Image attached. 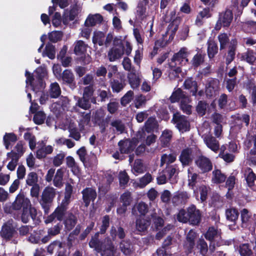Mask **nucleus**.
<instances>
[{
	"label": "nucleus",
	"instance_id": "nucleus-64",
	"mask_svg": "<svg viewBox=\"0 0 256 256\" xmlns=\"http://www.w3.org/2000/svg\"><path fill=\"white\" fill-rule=\"evenodd\" d=\"M204 61V58L201 54L197 53L194 56L192 64L194 68L198 67Z\"/></svg>",
	"mask_w": 256,
	"mask_h": 256
},
{
	"label": "nucleus",
	"instance_id": "nucleus-34",
	"mask_svg": "<svg viewBox=\"0 0 256 256\" xmlns=\"http://www.w3.org/2000/svg\"><path fill=\"white\" fill-rule=\"evenodd\" d=\"M189 198L188 194L186 192H176L172 197V202L174 204H182Z\"/></svg>",
	"mask_w": 256,
	"mask_h": 256
},
{
	"label": "nucleus",
	"instance_id": "nucleus-33",
	"mask_svg": "<svg viewBox=\"0 0 256 256\" xmlns=\"http://www.w3.org/2000/svg\"><path fill=\"white\" fill-rule=\"evenodd\" d=\"M74 53L76 56L83 55L86 52L87 45L82 40L76 41L74 44Z\"/></svg>",
	"mask_w": 256,
	"mask_h": 256
},
{
	"label": "nucleus",
	"instance_id": "nucleus-31",
	"mask_svg": "<svg viewBox=\"0 0 256 256\" xmlns=\"http://www.w3.org/2000/svg\"><path fill=\"white\" fill-rule=\"evenodd\" d=\"M120 248L123 254L126 256L130 255L133 251L132 244L129 239L122 240L120 242Z\"/></svg>",
	"mask_w": 256,
	"mask_h": 256
},
{
	"label": "nucleus",
	"instance_id": "nucleus-22",
	"mask_svg": "<svg viewBox=\"0 0 256 256\" xmlns=\"http://www.w3.org/2000/svg\"><path fill=\"white\" fill-rule=\"evenodd\" d=\"M104 20L103 16L100 14H90L84 22L86 26H94L97 24H101Z\"/></svg>",
	"mask_w": 256,
	"mask_h": 256
},
{
	"label": "nucleus",
	"instance_id": "nucleus-12",
	"mask_svg": "<svg viewBox=\"0 0 256 256\" xmlns=\"http://www.w3.org/2000/svg\"><path fill=\"white\" fill-rule=\"evenodd\" d=\"M119 150L122 154H131L136 146V143L129 138L120 140L118 142Z\"/></svg>",
	"mask_w": 256,
	"mask_h": 256
},
{
	"label": "nucleus",
	"instance_id": "nucleus-49",
	"mask_svg": "<svg viewBox=\"0 0 256 256\" xmlns=\"http://www.w3.org/2000/svg\"><path fill=\"white\" fill-rule=\"evenodd\" d=\"M46 118L44 112L42 111H38L34 114L33 121L36 124L40 125L44 123Z\"/></svg>",
	"mask_w": 256,
	"mask_h": 256
},
{
	"label": "nucleus",
	"instance_id": "nucleus-55",
	"mask_svg": "<svg viewBox=\"0 0 256 256\" xmlns=\"http://www.w3.org/2000/svg\"><path fill=\"white\" fill-rule=\"evenodd\" d=\"M218 234V230L214 226L210 227L204 234L206 240L212 242Z\"/></svg>",
	"mask_w": 256,
	"mask_h": 256
},
{
	"label": "nucleus",
	"instance_id": "nucleus-20",
	"mask_svg": "<svg viewBox=\"0 0 256 256\" xmlns=\"http://www.w3.org/2000/svg\"><path fill=\"white\" fill-rule=\"evenodd\" d=\"M77 222V217L72 212L68 213L63 220L64 228L66 231L68 232L72 230L74 228Z\"/></svg>",
	"mask_w": 256,
	"mask_h": 256
},
{
	"label": "nucleus",
	"instance_id": "nucleus-14",
	"mask_svg": "<svg viewBox=\"0 0 256 256\" xmlns=\"http://www.w3.org/2000/svg\"><path fill=\"white\" fill-rule=\"evenodd\" d=\"M60 78L62 84L68 86L71 89L74 90L76 87L74 76L70 70H64Z\"/></svg>",
	"mask_w": 256,
	"mask_h": 256
},
{
	"label": "nucleus",
	"instance_id": "nucleus-3",
	"mask_svg": "<svg viewBox=\"0 0 256 256\" xmlns=\"http://www.w3.org/2000/svg\"><path fill=\"white\" fill-rule=\"evenodd\" d=\"M68 205V204L62 202L44 220L45 224H48L56 221L60 222L62 221L66 218Z\"/></svg>",
	"mask_w": 256,
	"mask_h": 256
},
{
	"label": "nucleus",
	"instance_id": "nucleus-1",
	"mask_svg": "<svg viewBox=\"0 0 256 256\" xmlns=\"http://www.w3.org/2000/svg\"><path fill=\"white\" fill-rule=\"evenodd\" d=\"M202 218V212L194 204H191L186 209H180L176 215L178 222L188 223L193 226H199Z\"/></svg>",
	"mask_w": 256,
	"mask_h": 256
},
{
	"label": "nucleus",
	"instance_id": "nucleus-46",
	"mask_svg": "<svg viewBox=\"0 0 256 256\" xmlns=\"http://www.w3.org/2000/svg\"><path fill=\"white\" fill-rule=\"evenodd\" d=\"M95 226V222L94 221L90 222L86 228L82 232L79 236V240H84L87 237V236L90 233Z\"/></svg>",
	"mask_w": 256,
	"mask_h": 256
},
{
	"label": "nucleus",
	"instance_id": "nucleus-61",
	"mask_svg": "<svg viewBox=\"0 0 256 256\" xmlns=\"http://www.w3.org/2000/svg\"><path fill=\"white\" fill-rule=\"evenodd\" d=\"M134 92L132 90L128 91L120 99V104L126 106L133 98Z\"/></svg>",
	"mask_w": 256,
	"mask_h": 256
},
{
	"label": "nucleus",
	"instance_id": "nucleus-63",
	"mask_svg": "<svg viewBox=\"0 0 256 256\" xmlns=\"http://www.w3.org/2000/svg\"><path fill=\"white\" fill-rule=\"evenodd\" d=\"M207 107V103L204 101H199L198 104L196 106V110L198 114L203 116L206 114Z\"/></svg>",
	"mask_w": 256,
	"mask_h": 256
},
{
	"label": "nucleus",
	"instance_id": "nucleus-62",
	"mask_svg": "<svg viewBox=\"0 0 256 256\" xmlns=\"http://www.w3.org/2000/svg\"><path fill=\"white\" fill-rule=\"evenodd\" d=\"M110 125L112 127L115 128L116 131L120 132V134L124 132L125 126L122 120L120 119L115 120L111 122Z\"/></svg>",
	"mask_w": 256,
	"mask_h": 256
},
{
	"label": "nucleus",
	"instance_id": "nucleus-6",
	"mask_svg": "<svg viewBox=\"0 0 256 256\" xmlns=\"http://www.w3.org/2000/svg\"><path fill=\"white\" fill-rule=\"evenodd\" d=\"M114 46L108 52V58L110 62H114L122 58L124 54V46L119 39L114 38Z\"/></svg>",
	"mask_w": 256,
	"mask_h": 256
},
{
	"label": "nucleus",
	"instance_id": "nucleus-21",
	"mask_svg": "<svg viewBox=\"0 0 256 256\" xmlns=\"http://www.w3.org/2000/svg\"><path fill=\"white\" fill-rule=\"evenodd\" d=\"M106 244L103 246L101 252L102 256H114L116 252L114 246L110 238H105Z\"/></svg>",
	"mask_w": 256,
	"mask_h": 256
},
{
	"label": "nucleus",
	"instance_id": "nucleus-53",
	"mask_svg": "<svg viewBox=\"0 0 256 256\" xmlns=\"http://www.w3.org/2000/svg\"><path fill=\"white\" fill-rule=\"evenodd\" d=\"M129 84L132 88H138L140 85V79L134 74H128V76Z\"/></svg>",
	"mask_w": 256,
	"mask_h": 256
},
{
	"label": "nucleus",
	"instance_id": "nucleus-17",
	"mask_svg": "<svg viewBox=\"0 0 256 256\" xmlns=\"http://www.w3.org/2000/svg\"><path fill=\"white\" fill-rule=\"evenodd\" d=\"M37 210L34 207L30 206L29 207H25L22 210L21 215V220L23 223L26 224L31 218L33 220H35L37 216Z\"/></svg>",
	"mask_w": 256,
	"mask_h": 256
},
{
	"label": "nucleus",
	"instance_id": "nucleus-47",
	"mask_svg": "<svg viewBox=\"0 0 256 256\" xmlns=\"http://www.w3.org/2000/svg\"><path fill=\"white\" fill-rule=\"evenodd\" d=\"M62 226V224L61 222H58L56 225L48 228V234L52 238L56 236L60 233Z\"/></svg>",
	"mask_w": 256,
	"mask_h": 256
},
{
	"label": "nucleus",
	"instance_id": "nucleus-40",
	"mask_svg": "<svg viewBox=\"0 0 256 256\" xmlns=\"http://www.w3.org/2000/svg\"><path fill=\"white\" fill-rule=\"evenodd\" d=\"M186 98V96L184 92L180 88H178L174 91L170 98L171 102L174 103L179 102L180 100H184Z\"/></svg>",
	"mask_w": 256,
	"mask_h": 256
},
{
	"label": "nucleus",
	"instance_id": "nucleus-29",
	"mask_svg": "<svg viewBox=\"0 0 256 256\" xmlns=\"http://www.w3.org/2000/svg\"><path fill=\"white\" fill-rule=\"evenodd\" d=\"M149 0L140 1L136 8V14L139 18L143 20L146 17V6L148 4Z\"/></svg>",
	"mask_w": 256,
	"mask_h": 256
},
{
	"label": "nucleus",
	"instance_id": "nucleus-19",
	"mask_svg": "<svg viewBox=\"0 0 256 256\" xmlns=\"http://www.w3.org/2000/svg\"><path fill=\"white\" fill-rule=\"evenodd\" d=\"M204 140L206 146L213 152H216L220 149L218 141L211 134L204 136Z\"/></svg>",
	"mask_w": 256,
	"mask_h": 256
},
{
	"label": "nucleus",
	"instance_id": "nucleus-35",
	"mask_svg": "<svg viewBox=\"0 0 256 256\" xmlns=\"http://www.w3.org/2000/svg\"><path fill=\"white\" fill-rule=\"evenodd\" d=\"M151 224V220L150 218H138L136 220V228L140 232H144L147 230Z\"/></svg>",
	"mask_w": 256,
	"mask_h": 256
},
{
	"label": "nucleus",
	"instance_id": "nucleus-9",
	"mask_svg": "<svg viewBox=\"0 0 256 256\" xmlns=\"http://www.w3.org/2000/svg\"><path fill=\"white\" fill-rule=\"evenodd\" d=\"M105 115V112L102 108L96 110L94 115V122L99 126L100 131L102 134L106 132L108 124L107 118H104Z\"/></svg>",
	"mask_w": 256,
	"mask_h": 256
},
{
	"label": "nucleus",
	"instance_id": "nucleus-4",
	"mask_svg": "<svg viewBox=\"0 0 256 256\" xmlns=\"http://www.w3.org/2000/svg\"><path fill=\"white\" fill-rule=\"evenodd\" d=\"M171 122L175 125L176 128L181 133L188 132L190 129V122L188 118L179 112L173 114Z\"/></svg>",
	"mask_w": 256,
	"mask_h": 256
},
{
	"label": "nucleus",
	"instance_id": "nucleus-56",
	"mask_svg": "<svg viewBox=\"0 0 256 256\" xmlns=\"http://www.w3.org/2000/svg\"><path fill=\"white\" fill-rule=\"evenodd\" d=\"M45 53L46 56L50 59L53 60L55 58L56 48L55 46L50 43L46 44L45 48Z\"/></svg>",
	"mask_w": 256,
	"mask_h": 256
},
{
	"label": "nucleus",
	"instance_id": "nucleus-52",
	"mask_svg": "<svg viewBox=\"0 0 256 256\" xmlns=\"http://www.w3.org/2000/svg\"><path fill=\"white\" fill-rule=\"evenodd\" d=\"M196 247L200 250V253L204 256L208 252V248L207 243L203 238H200L197 242Z\"/></svg>",
	"mask_w": 256,
	"mask_h": 256
},
{
	"label": "nucleus",
	"instance_id": "nucleus-10",
	"mask_svg": "<svg viewBox=\"0 0 256 256\" xmlns=\"http://www.w3.org/2000/svg\"><path fill=\"white\" fill-rule=\"evenodd\" d=\"M196 165L202 171V173H206L211 171L212 169V164L209 158L200 155L198 156L195 160Z\"/></svg>",
	"mask_w": 256,
	"mask_h": 256
},
{
	"label": "nucleus",
	"instance_id": "nucleus-2",
	"mask_svg": "<svg viewBox=\"0 0 256 256\" xmlns=\"http://www.w3.org/2000/svg\"><path fill=\"white\" fill-rule=\"evenodd\" d=\"M240 226L242 228L254 232L256 228V214H252L247 208L240 211Z\"/></svg>",
	"mask_w": 256,
	"mask_h": 256
},
{
	"label": "nucleus",
	"instance_id": "nucleus-42",
	"mask_svg": "<svg viewBox=\"0 0 256 256\" xmlns=\"http://www.w3.org/2000/svg\"><path fill=\"white\" fill-rule=\"evenodd\" d=\"M51 98H58L61 94V90L58 84L56 82L51 84L49 91Z\"/></svg>",
	"mask_w": 256,
	"mask_h": 256
},
{
	"label": "nucleus",
	"instance_id": "nucleus-50",
	"mask_svg": "<svg viewBox=\"0 0 256 256\" xmlns=\"http://www.w3.org/2000/svg\"><path fill=\"white\" fill-rule=\"evenodd\" d=\"M63 36V32L62 31H53L48 33L49 40L54 43L60 41Z\"/></svg>",
	"mask_w": 256,
	"mask_h": 256
},
{
	"label": "nucleus",
	"instance_id": "nucleus-38",
	"mask_svg": "<svg viewBox=\"0 0 256 256\" xmlns=\"http://www.w3.org/2000/svg\"><path fill=\"white\" fill-rule=\"evenodd\" d=\"M136 210H138L140 216H144L148 212V208L147 204L143 202H140L138 204L132 208V214H137Z\"/></svg>",
	"mask_w": 256,
	"mask_h": 256
},
{
	"label": "nucleus",
	"instance_id": "nucleus-54",
	"mask_svg": "<svg viewBox=\"0 0 256 256\" xmlns=\"http://www.w3.org/2000/svg\"><path fill=\"white\" fill-rule=\"evenodd\" d=\"M73 188L72 186L68 184L65 188V192H64V198L62 200V202H64L68 204H70V199L72 193Z\"/></svg>",
	"mask_w": 256,
	"mask_h": 256
},
{
	"label": "nucleus",
	"instance_id": "nucleus-51",
	"mask_svg": "<svg viewBox=\"0 0 256 256\" xmlns=\"http://www.w3.org/2000/svg\"><path fill=\"white\" fill-rule=\"evenodd\" d=\"M110 216L108 215H106L103 216L102 219V224L100 227L99 234H104L108 228L110 226Z\"/></svg>",
	"mask_w": 256,
	"mask_h": 256
},
{
	"label": "nucleus",
	"instance_id": "nucleus-57",
	"mask_svg": "<svg viewBox=\"0 0 256 256\" xmlns=\"http://www.w3.org/2000/svg\"><path fill=\"white\" fill-rule=\"evenodd\" d=\"M132 200L131 193L130 192H124L120 196V201L123 204L129 206Z\"/></svg>",
	"mask_w": 256,
	"mask_h": 256
},
{
	"label": "nucleus",
	"instance_id": "nucleus-48",
	"mask_svg": "<svg viewBox=\"0 0 256 256\" xmlns=\"http://www.w3.org/2000/svg\"><path fill=\"white\" fill-rule=\"evenodd\" d=\"M63 174L64 172L62 168L57 170L53 180V183L55 186L60 188L62 186Z\"/></svg>",
	"mask_w": 256,
	"mask_h": 256
},
{
	"label": "nucleus",
	"instance_id": "nucleus-36",
	"mask_svg": "<svg viewBox=\"0 0 256 256\" xmlns=\"http://www.w3.org/2000/svg\"><path fill=\"white\" fill-rule=\"evenodd\" d=\"M212 180L214 184H222L225 182L226 178V176L224 174H222L219 169L214 170L212 172Z\"/></svg>",
	"mask_w": 256,
	"mask_h": 256
},
{
	"label": "nucleus",
	"instance_id": "nucleus-26",
	"mask_svg": "<svg viewBox=\"0 0 256 256\" xmlns=\"http://www.w3.org/2000/svg\"><path fill=\"white\" fill-rule=\"evenodd\" d=\"M99 237V232H96L94 236H92L88 243L90 247L94 248L98 252H100L103 248L102 242L100 240Z\"/></svg>",
	"mask_w": 256,
	"mask_h": 256
},
{
	"label": "nucleus",
	"instance_id": "nucleus-43",
	"mask_svg": "<svg viewBox=\"0 0 256 256\" xmlns=\"http://www.w3.org/2000/svg\"><path fill=\"white\" fill-rule=\"evenodd\" d=\"M248 174L246 177V180L247 185L248 187L252 188L255 185V181L256 180V174L254 173L252 170L248 168H247Z\"/></svg>",
	"mask_w": 256,
	"mask_h": 256
},
{
	"label": "nucleus",
	"instance_id": "nucleus-16",
	"mask_svg": "<svg viewBox=\"0 0 256 256\" xmlns=\"http://www.w3.org/2000/svg\"><path fill=\"white\" fill-rule=\"evenodd\" d=\"M82 194L83 202L86 207L90 205V202H94L97 196L96 190L92 188H86L82 190Z\"/></svg>",
	"mask_w": 256,
	"mask_h": 256
},
{
	"label": "nucleus",
	"instance_id": "nucleus-5",
	"mask_svg": "<svg viewBox=\"0 0 256 256\" xmlns=\"http://www.w3.org/2000/svg\"><path fill=\"white\" fill-rule=\"evenodd\" d=\"M30 200L26 198L24 192H20L16 196L14 202L9 206L4 208V212L6 213L12 214L14 210H18L25 207L30 206Z\"/></svg>",
	"mask_w": 256,
	"mask_h": 256
},
{
	"label": "nucleus",
	"instance_id": "nucleus-15",
	"mask_svg": "<svg viewBox=\"0 0 256 256\" xmlns=\"http://www.w3.org/2000/svg\"><path fill=\"white\" fill-rule=\"evenodd\" d=\"M197 234L194 230H190L187 234L184 242V247L188 253H192L196 245L195 240Z\"/></svg>",
	"mask_w": 256,
	"mask_h": 256
},
{
	"label": "nucleus",
	"instance_id": "nucleus-27",
	"mask_svg": "<svg viewBox=\"0 0 256 256\" xmlns=\"http://www.w3.org/2000/svg\"><path fill=\"white\" fill-rule=\"evenodd\" d=\"M186 89L190 90V92L192 96H196L198 91L197 82L192 78H188L185 80L184 83Z\"/></svg>",
	"mask_w": 256,
	"mask_h": 256
},
{
	"label": "nucleus",
	"instance_id": "nucleus-41",
	"mask_svg": "<svg viewBox=\"0 0 256 256\" xmlns=\"http://www.w3.org/2000/svg\"><path fill=\"white\" fill-rule=\"evenodd\" d=\"M188 186L192 190L194 191V188L196 186V184L198 182V179L199 177V175L196 173H193L190 172V169L188 170Z\"/></svg>",
	"mask_w": 256,
	"mask_h": 256
},
{
	"label": "nucleus",
	"instance_id": "nucleus-32",
	"mask_svg": "<svg viewBox=\"0 0 256 256\" xmlns=\"http://www.w3.org/2000/svg\"><path fill=\"white\" fill-rule=\"evenodd\" d=\"M17 136L14 132H6L3 137L4 144L6 150L10 148V144H14L18 140Z\"/></svg>",
	"mask_w": 256,
	"mask_h": 256
},
{
	"label": "nucleus",
	"instance_id": "nucleus-60",
	"mask_svg": "<svg viewBox=\"0 0 256 256\" xmlns=\"http://www.w3.org/2000/svg\"><path fill=\"white\" fill-rule=\"evenodd\" d=\"M98 96L100 98L99 101L101 102H105L106 100H108L112 96V92L109 90H106L99 89L98 90Z\"/></svg>",
	"mask_w": 256,
	"mask_h": 256
},
{
	"label": "nucleus",
	"instance_id": "nucleus-18",
	"mask_svg": "<svg viewBox=\"0 0 256 256\" xmlns=\"http://www.w3.org/2000/svg\"><path fill=\"white\" fill-rule=\"evenodd\" d=\"M192 151L190 148L183 149L179 156V160L183 166H188L192 162Z\"/></svg>",
	"mask_w": 256,
	"mask_h": 256
},
{
	"label": "nucleus",
	"instance_id": "nucleus-8",
	"mask_svg": "<svg viewBox=\"0 0 256 256\" xmlns=\"http://www.w3.org/2000/svg\"><path fill=\"white\" fill-rule=\"evenodd\" d=\"M126 85V76L122 74L118 73L116 78L111 79L110 86L114 93L122 92Z\"/></svg>",
	"mask_w": 256,
	"mask_h": 256
},
{
	"label": "nucleus",
	"instance_id": "nucleus-39",
	"mask_svg": "<svg viewBox=\"0 0 256 256\" xmlns=\"http://www.w3.org/2000/svg\"><path fill=\"white\" fill-rule=\"evenodd\" d=\"M218 39L220 42V52L224 50L227 45L228 44L229 45L230 42L228 34L224 32L219 34L218 36Z\"/></svg>",
	"mask_w": 256,
	"mask_h": 256
},
{
	"label": "nucleus",
	"instance_id": "nucleus-24",
	"mask_svg": "<svg viewBox=\"0 0 256 256\" xmlns=\"http://www.w3.org/2000/svg\"><path fill=\"white\" fill-rule=\"evenodd\" d=\"M207 53L210 59H212L218 54V47L217 42L212 39H209L206 43Z\"/></svg>",
	"mask_w": 256,
	"mask_h": 256
},
{
	"label": "nucleus",
	"instance_id": "nucleus-11",
	"mask_svg": "<svg viewBox=\"0 0 256 256\" xmlns=\"http://www.w3.org/2000/svg\"><path fill=\"white\" fill-rule=\"evenodd\" d=\"M237 48V40L236 38L232 39L230 44L228 46V50L224 54L225 62L226 66L230 64L235 59Z\"/></svg>",
	"mask_w": 256,
	"mask_h": 256
},
{
	"label": "nucleus",
	"instance_id": "nucleus-28",
	"mask_svg": "<svg viewBox=\"0 0 256 256\" xmlns=\"http://www.w3.org/2000/svg\"><path fill=\"white\" fill-rule=\"evenodd\" d=\"M15 232L12 226L4 224L2 227L0 236L5 240H10L13 237Z\"/></svg>",
	"mask_w": 256,
	"mask_h": 256
},
{
	"label": "nucleus",
	"instance_id": "nucleus-7",
	"mask_svg": "<svg viewBox=\"0 0 256 256\" xmlns=\"http://www.w3.org/2000/svg\"><path fill=\"white\" fill-rule=\"evenodd\" d=\"M233 20L232 10L227 9L224 12L220 13L218 21L215 26L216 30H220L222 26L228 28L230 26Z\"/></svg>",
	"mask_w": 256,
	"mask_h": 256
},
{
	"label": "nucleus",
	"instance_id": "nucleus-37",
	"mask_svg": "<svg viewBox=\"0 0 256 256\" xmlns=\"http://www.w3.org/2000/svg\"><path fill=\"white\" fill-rule=\"evenodd\" d=\"M110 236L113 240L116 239V236H118V238L122 240L126 236V232L124 230L122 227L119 226L118 228V229L116 230V228L112 226L110 230Z\"/></svg>",
	"mask_w": 256,
	"mask_h": 256
},
{
	"label": "nucleus",
	"instance_id": "nucleus-25",
	"mask_svg": "<svg viewBox=\"0 0 256 256\" xmlns=\"http://www.w3.org/2000/svg\"><path fill=\"white\" fill-rule=\"evenodd\" d=\"M188 54L189 53L187 51V48L184 47L182 48L178 52L174 54L172 58V61L175 62L176 64L177 62L180 64L184 60H186V61L188 62Z\"/></svg>",
	"mask_w": 256,
	"mask_h": 256
},
{
	"label": "nucleus",
	"instance_id": "nucleus-23",
	"mask_svg": "<svg viewBox=\"0 0 256 256\" xmlns=\"http://www.w3.org/2000/svg\"><path fill=\"white\" fill-rule=\"evenodd\" d=\"M240 212L238 208L234 207H230L226 208L225 211V215L227 220L236 224L238 221Z\"/></svg>",
	"mask_w": 256,
	"mask_h": 256
},
{
	"label": "nucleus",
	"instance_id": "nucleus-30",
	"mask_svg": "<svg viewBox=\"0 0 256 256\" xmlns=\"http://www.w3.org/2000/svg\"><path fill=\"white\" fill-rule=\"evenodd\" d=\"M56 194V190L52 187H46L42 194V200L52 202Z\"/></svg>",
	"mask_w": 256,
	"mask_h": 256
},
{
	"label": "nucleus",
	"instance_id": "nucleus-45",
	"mask_svg": "<svg viewBox=\"0 0 256 256\" xmlns=\"http://www.w3.org/2000/svg\"><path fill=\"white\" fill-rule=\"evenodd\" d=\"M239 252L241 256H253L252 248L248 243L240 244Z\"/></svg>",
	"mask_w": 256,
	"mask_h": 256
},
{
	"label": "nucleus",
	"instance_id": "nucleus-44",
	"mask_svg": "<svg viewBox=\"0 0 256 256\" xmlns=\"http://www.w3.org/2000/svg\"><path fill=\"white\" fill-rule=\"evenodd\" d=\"M76 106L83 110H88L91 108L90 99L83 96L82 98H78L76 102Z\"/></svg>",
	"mask_w": 256,
	"mask_h": 256
},
{
	"label": "nucleus",
	"instance_id": "nucleus-59",
	"mask_svg": "<svg viewBox=\"0 0 256 256\" xmlns=\"http://www.w3.org/2000/svg\"><path fill=\"white\" fill-rule=\"evenodd\" d=\"M38 176L36 172H30L27 176L26 184L29 186L38 184Z\"/></svg>",
	"mask_w": 256,
	"mask_h": 256
},
{
	"label": "nucleus",
	"instance_id": "nucleus-58",
	"mask_svg": "<svg viewBox=\"0 0 256 256\" xmlns=\"http://www.w3.org/2000/svg\"><path fill=\"white\" fill-rule=\"evenodd\" d=\"M172 138V132L169 130H165L163 132L160 136V140L162 142L165 146L169 144Z\"/></svg>",
	"mask_w": 256,
	"mask_h": 256
},
{
	"label": "nucleus",
	"instance_id": "nucleus-13",
	"mask_svg": "<svg viewBox=\"0 0 256 256\" xmlns=\"http://www.w3.org/2000/svg\"><path fill=\"white\" fill-rule=\"evenodd\" d=\"M36 72L38 74V80L36 82L34 83L30 86L32 90L36 93H37L42 92L44 88L43 78L45 76L46 70L42 67H39L36 70Z\"/></svg>",
	"mask_w": 256,
	"mask_h": 256
}]
</instances>
